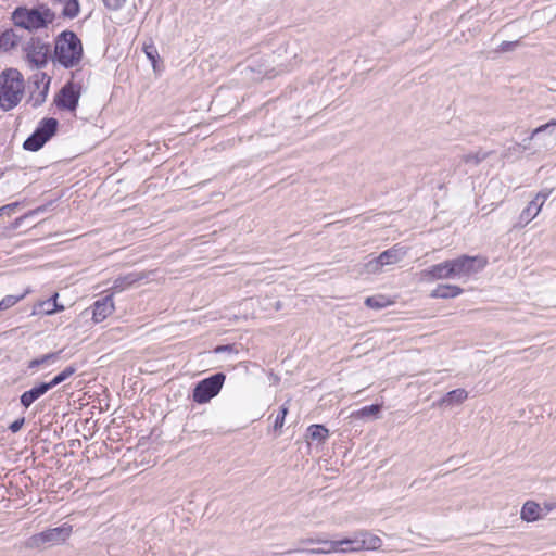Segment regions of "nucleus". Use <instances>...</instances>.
Instances as JSON below:
<instances>
[{
  "label": "nucleus",
  "instance_id": "obj_19",
  "mask_svg": "<svg viewBox=\"0 0 556 556\" xmlns=\"http://www.w3.org/2000/svg\"><path fill=\"white\" fill-rule=\"evenodd\" d=\"M21 38L13 29H7L0 35V49L9 51L15 48Z\"/></svg>",
  "mask_w": 556,
  "mask_h": 556
},
{
  "label": "nucleus",
  "instance_id": "obj_40",
  "mask_svg": "<svg viewBox=\"0 0 556 556\" xmlns=\"http://www.w3.org/2000/svg\"><path fill=\"white\" fill-rule=\"evenodd\" d=\"M526 149H528V147L526 146H522L520 142L518 141H515V144L513 147H509L508 148V152L509 154H513V153H522Z\"/></svg>",
  "mask_w": 556,
  "mask_h": 556
},
{
  "label": "nucleus",
  "instance_id": "obj_2",
  "mask_svg": "<svg viewBox=\"0 0 556 556\" xmlns=\"http://www.w3.org/2000/svg\"><path fill=\"white\" fill-rule=\"evenodd\" d=\"M25 93V81L20 71L7 68L0 74V108L9 111L15 108Z\"/></svg>",
  "mask_w": 556,
  "mask_h": 556
},
{
  "label": "nucleus",
  "instance_id": "obj_28",
  "mask_svg": "<svg viewBox=\"0 0 556 556\" xmlns=\"http://www.w3.org/2000/svg\"><path fill=\"white\" fill-rule=\"evenodd\" d=\"M556 137V121H551L545 125L535 128L532 132L533 137Z\"/></svg>",
  "mask_w": 556,
  "mask_h": 556
},
{
  "label": "nucleus",
  "instance_id": "obj_24",
  "mask_svg": "<svg viewBox=\"0 0 556 556\" xmlns=\"http://www.w3.org/2000/svg\"><path fill=\"white\" fill-rule=\"evenodd\" d=\"M542 203H539L536 200H532L526 208L520 213V222L529 223L541 211Z\"/></svg>",
  "mask_w": 556,
  "mask_h": 556
},
{
  "label": "nucleus",
  "instance_id": "obj_27",
  "mask_svg": "<svg viewBox=\"0 0 556 556\" xmlns=\"http://www.w3.org/2000/svg\"><path fill=\"white\" fill-rule=\"evenodd\" d=\"M392 304V301H390L386 295H372L368 296L365 300V305L367 307L374 308V309H381Z\"/></svg>",
  "mask_w": 556,
  "mask_h": 556
},
{
  "label": "nucleus",
  "instance_id": "obj_33",
  "mask_svg": "<svg viewBox=\"0 0 556 556\" xmlns=\"http://www.w3.org/2000/svg\"><path fill=\"white\" fill-rule=\"evenodd\" d=\"M47 141H23V149L31 152H37L43 148Z\"/></svg>",
  "mask_w": 556,
  "mask_h": 556
},
{
  "label": "nucleus",
  "instance_id": "obj_32",
  "mask_svg": "<svg viewBox=\"0 0 556 556\" xmlns=\"http://www.w3.org/2000/svg\"><path fill=\"white\" fill-rule=\"evenodd\" d=\"M25 293L20 295H7L0 301V311H5L14 306L17 302L24 299Z\"/></svg>",
  "mask_w": 556,
  "mask_h": 556
},
{
  "label": "nucleus",
  "instance_id": "obj_10",
  "mask_svg": "<svg viewBox=\"0 0 556 556\" xmlns=\"http://www.w3.org/2000/svg\"><path fill=\"white\" fill-rule=\"evenodd\" d=\"M79 99V89L74 84H68L61 90L58 97V105L60 108L67 109L70 111H74L77 106Z\"/></svg>",
  "mask_w": 556,
  "mask_h": 556
},
{
  "label": "nucleus",
  "instance_id": "obj_43",
  "mask_svg": "<svg viewBox=\"0 0 556 556\" xmlns=\"http://www.w3.org/2000/svg\"><path fill=\"white\" fill-rule=\"evenodd\" d=\"M146 142V147L147 148H150L151 150V154L153 155L154 154V150L155 149H160L159 144H160V141H144Z\"/></svg>",
  "mask_w": 556,
  "mask_h": 556
},
{
  "label": "nucleus",
  "instance_id": "obj_37",
  "mask_svg": "<svg viewBox=\"0 0 556 556\" xmlns=\"http://www.w3.org/2000/svg\"><path fill=\"white\" fill-rule=\"evenodd\" d=\"M24 424H25V418L24 417L17 418L13 422L10 424L9 430L12 433H16V432H18L22 429Z\"/></svg>",
  "mask_w": 556,
  "mask_h": 556
},
{
  "label": "nucleus",
  "instance_id": "obj_6",
  "mask_svg": "<svg viewBox=\"0 0 556 556\" xmlns=\"http://www.w3.org/2000/svg\"><path fill=\"white\" fill-rule=\"evenodd\" d=\"M447 261L450 263L453 278L468 277L469 275L483 269L488 264L486 258L482 256H469L466 254Z\"/></svg>",
  "mask_w": 556,
  "mask_h": 556
},
{
  "label": "nucleus",
  "instance_id": "obj_20",
  "mask_svg": "<svg viewBox=\"0 0 556 556\" xmlns=\"http://www.w3.org/2000/svg\"><path fill=\"white\" fill-rule=\"evenodd\" d=\"M58 293H54L51 298L39 303V312L45 315H52L56 312L63 311L64 306L58 304Z\"/></svg>",
  "mask_w": 556,
  "mask_h": 556
},
{
  "label": "nucleus",
  "instance_id": "obj_29",
  "mask_svg": "<svg viewBox=\"0 0 556 556\" xmlns=\"http://www.w3.org/2000/svg\"><path fill=\"white\" fill-rule=\"evenodd\" d=\"M0 179L3 180V184H5L8 186L12 185L15 189L21 188V186L23 184L20 181V174L16 172L0 169Z\"/></svg>",
  "mask_w": 556,
  "mask_h": 556
},
{
  "label": "nucleus",
  "instance_id": "obj_36",
  "mask_svg": "<svg viewBox=\"0 0 556 556\" xmlns=\"http://www.w3.org/2000/svg\"><path fill=\"white\" fill-rule=\"evenodd\" d=\"M22 203L21 202H13L7 205H3L0 207V216L3 214L11 215Z\"/></svg>",
  "mask_w": 556,
  "mask_h": 556
},
{
  "label": "nucleus",
  "instance_id": "obj_31",
  "mask_svg": "<svg viewBox=\"0 0 556 556\" xmlns=\"http://www.w3.org/2000/svg\"><path fill=\"white\" fill-rule=\"evenodd\" d=\"M288 403L289 401H287L285 404L280 406L279 412L275 418L274 430H279L283 427L286 416L289 412Z\"/></svg>",
  "mask_w": 556,
  "mask_h": 556
},
{
  "label": "nucleus",
  "instance_id": "obj_5",
  "mask_svg": "<svg viewBox=\"0 0 556 556\" xmlns=\"http://www.w3.org/2000/svg\"><path fill=\"white\" fill-rule=\"evenodd\" d=\"M72 533V526L64 523L56 528H50L36 533L28 539L27 546L31 548H43L66 541Z\"/></svg>",
  "mask_w": 556,
  "mask_h": 556
},
{
  "label": "nucleus",
  "instance_id": "obj_12",
  "mask_svg": "<svg viewBox=\"0 0 556 556\" xmlns=\"http://www.w3.org/2000/svg\"><path fill=\"white\" fill-rule=\"evenodd\" d=\"M49 390L50 388L46 381H41L35 384L31 389L23 392L20 396V403L25 409H27Z\"/></svg>",
  "mask_w": 556,
  "mask_h": 556
},
{
  "label": "nucleus",
  "instance_id": "obj_9",
  "mask_svg": "<svg viewBox=\"0 0 556 556\" xmlns=\"http://www.w3.org/2000/svg\"><path fill=\"white\" fill-rule=\"evenodd\" d=\"M420 279L426 282H433L435 280L454 279L448 261L434 264L420 271Z\"/></svg>",
  "mask_w": 556,
  "mask_h": 556
},
{
  "label": "nucleus",
  "instance_id": "obj_13",
  "mask_svg": "<svg viewBox=\"0 0 556 556\" xmlns=\"http://www.w3.org/2000/svg\"><path fill=\"white\" fill-rule=\"evenodd\" d=\"M148 277V274L144 273V271H134V273H128L126 275H123V276H118L114 282H113V286H112V289L115 291V292H122L124 291L125 289L142 281L143 279H146Z\"/></svg>",
  "mask_w": 556,
  "mask_h": 556
},
{
  "label": "nucleus",
  "instance_id": "obj_34",
  "mask_svg": "<svg viewBox=\"0 0 556 556\" xmlns=\"http://www.w3.org/2000/svg\"><path fill=\"white\" fill-rule=\"evenodd\" d=\"M143 50H144L147 58L152 62L153 67H155L156 58L159 56V53H157V50L155 49V47L153 45H146Z\"/></svg>",
  "mask_w": 556,
  "mask_h": 556
},
{
  "label": "nucleus",
  "instance_id": "obj_42",
  "mask_svg": "<svg viewBox=\"0 0 556 556\" xmlns=\"http://www.w3.org/2000/svg\"><path fill=\"white\" fill-rule=\"evenodd\" d=\"M233 351L232 344H226V345H217L214 350L216 354L223 353V352H230Z\"/></svg>",
  "mask_w": 556,
  "mask_h": 556
},
{
  "label": "nucleus",
  "instance_id": "obj_41",
  "mask_svg": "<svg viewBox=\"0 0 556 556\" xmlns=\"http://www.w3.org/2000/svg\"><path fill=\"white\" fill-rule=\"evenodd\" d=\"M518 45V41H504L501 45V49L503 51H511L515 49V47Z\"/></svg>",
  "mask_w": 556,
  "mask_h": 556
},
{
  "label": "nucleus",
  "instance_id": "obj_21",
  "mask_svg": "<svg viewBox=\"0 0 556 556\" xmlns=\"http://www.w3.org/2000/svg\"><path fill=\"white\" fill-rule=\"evenodd\" d=\"M56 200H51L49 202H47L46 204H42L34 210H30L28 211L27 213H25L24 215L15 218V220L12 223V228L13 229H16L18 228L22 223L27 219L28 217H31V216H35V215H38L40 213H45L49 210L50 206L53 205V203L55 202Z\"/></svg>",
  "mask_w": 556,
  "mask_h": 556
},
{
  "label": "nucleus",
  "instance_id": "obj_35",
  "mask_svg": "<svg viewBox=\"0 0 556 556\" xmlns=\"http://www.w3.org/2000/svg\"><path fill=\"white\" fill-rule=\"evenodd\" d=\"M34 79H35V84H37V85L42 84L43 85L42 93H46L48 91V87H49V83H50V77L47 76L45 73H38V74L34 75Z\"/></svg>",
  "mask_w": 556,
  "mask_h": 556
},
{
  "label": "nucleus",
  "instance_id": "obj_16",
  "mask_svg": "<svg viewBox=\"0 0 556 556\" xmlns=\"http://www.w3.org/2000/svg\"><path fill=\"white\" fill-rule=\"evenodd\" d=\"M468 397V392L465 389L458 388L447 392L434 405L437 406H452L463 403Z\"/></svg>",
  "mask_w": 556,
  "mask_h": 556
},
{
  "label": "nucleus",
  "instance_id": "obj_25",
  "mask_svg": "<svg viewBox=\"0 0 556 556\" xmlns=\"http://www.w3.org/2000/svg\"><path fill=\"white\" fill-rule=\"evenodd\" d=\"M353 543L354 542L351 540H343L340 542H330V543L325 542V544H330L329 548L309 549L308 552L309 553H329L331 549H337V546H341L340 551H342V552L353 551V549H356L355 547L352 546Z\"/></svg>",
  "mask_w": 556,
  "mask_h": 556
},
{
  "label": "nucleus",
  "instance_id": "obj_4",
  "mask_svg": "<svg viewBox=\"0 0 556 556\" xmlns=\"http://www.w3.org/2000/svg\"><path fill=\"white\" fill-rule=\"evenodd\" d=\"M226 375L216 372L199 381L192 391V400L198 404H204L215 397L222 390Z\"/></svg>",
  "mask_w": 556,
  "mask_h": 556
},
{
  "label": "nucleus",
  "instance_id": "obj_23",
  "mask_svg": "<svg viewBox=\"0 0 556 556\" xmlns=\"http://www.w3.org/2000/svg\"><path fill=\"white\" fill-rule=\"evenodd\" d=\"M76 371L77 367L75 365H70L66 368H64L61 372H59L56 376H54L50 381H46V383L49 386L51 390L52 388L67 380Z\"/></svg>",
  "mask_w": 556,
  "mask_h": 556
},
{
  "label": "nucleus",
  "instance_id": "obj_38",
  "mask_svg": "<svg viewBox=\"0 0 556 556\" xmlns=\"http://www.w3.org/2000/svg\"><path fill=\"white\" fill-rule=\"evenodd\" d=\"M126 0H103L104 5L110 10H118Z\"/></svg>",
  "mask_w": 556,
  "mask_h": 556
},
{
  "label": "nucleus",
  "instance_id": "obj_14",
  "mask_svg": "<svg viewBox=\"0 0 556 556\" xmlns=\"http://www.w3.org/2000/svg\"><path fill=\"white\" fill-rule=\"evenodd\" d=\"M463 292L464 289L455 285H438V287L431 291L430 298L447 300L454 299Z\"/></svg>",
  "mask_w": 556,
  "mask_h": 556
},
{
  "label": "nucleus",
  "instance_id": "obj_30",
  "mask_svg": "<svg viewBox=\"0 0 556 556\" xmlns=\"http://www.w3.org/2000/svg\"><path fill=\"white\" fill-rule=\"evenodd\" d=\"M492 153V151H482V150H479L477 152H471V153H468V154H465L463 156V161L466 163V164H473V165H479L483 160H485L490 154Z\"/></svg>",
  "mask_w": 556,
  "mask_h": 556
},
{
  "label": "nucleus",
  "instance_id": "obj_1",
  "mask_svg": "<svg viewBox=\"0 0 556 556\" xmlns=\"http://www.w3.org/2000/svg\"><path fill=\"white\" fill-rule=\"evenodd\" d=\"M84 58L83 43L78 36L71 31H62L54 40L53 61L65 68L78 67Z\"/></svg>",
  "mask_w": 556,
  "mask_h": 556
},
{
  "label": "nucleus",
  "instance_id": "obj_11",
  "mask_svg": "<svg viewBox=\"0 0 556 556\" xmlns=\"http://www.w3.org/2000/svg\"><path fill=\"white\" fill-rule=\"evenodd\" d=\"M92 319L101 323L114 312L113 294H108L93 303Z\"/></svg>",
  "mask_w": 556,
  "mask_h": 556
},
{
  "label": "nucleus",
  "instance_id": "obj_8",
  "mask_svg": "<svg viewBox=\"0 0 556 556\" xmlns=\"http://www.w3.org/2000/svg\"><path fill=\"white\" fill-rule=\"evenodd\" d=\"M406 254V251L402 247L394 245L382 253L372 261L366 264L368 271H378L384 265H391L400 262Z\"/></svg>",
  "mask_w": 556,
  "mask_h": 556
},
{
  "label": "nucleus",
  "instance_id": "obj_3",
  "mask_svg": "<svg viewBox=\"0 0 556 556\" xmlns=\"http://www.w3.org/2000/svg\"><path fill=\"white\" fill-rule=\"evenodd\" d=\"M54 13L46 5L35 8L20 7L12 13L15 26L29 31L47 27L54 21Z\"/></svg>",
  "mask_w": 556,
  "mask_h": 556
},
{
  "label": "nucleus",
  "instance_id": "obj_15",
  "mask_svg": "<svg viewBox=\"0 0 556 556\" xmlns=\"http://www.w3.org/2000/svg\"><path fill=\"white\" fill-rule=\"evenodd\" d=\"M541 511L542 508L536 502L527 501L521 507L520 518L526 522H534L543 517Z\"/></svg>",
  "mask_w": 556,
  "mask_h": 556
},
{
  "label": "nucleus",
  "instance_id": "obj_22",
  "mask_svg": "<svg viewBox=\"0 0 556 556\" xmlns=\"http://www.w3.org/2000/svg\"><path fill=\"white\" fill-rule=\"evenodd\" d=\"M307 435L313 441L325 442L329 430L324 425L315 424L307 428Z\"/></svg>",
  "mask_w": 556,
  "mask_h": 556
},
{
  "label": "nucleus",
  "instance_id": "obj_39",
  "mask_svg": "<svg viewBox=\"0 0 556 556\" xmlns=\"http://www.w3.org/2000/svg\"><path fill=\"white\" fill-rule=\"evenodd\" d=\"M553 188L551 189H543L541 190L536 197L534 198V200H536L539 203H542V205L544 204L545 200L549 197V194L553 192Z\"/></svg>",
  "mask_w": 556,
  "mask_h": 556
},
{
  "label": "nucleus",
  "instance_id": "obj_17",
  "mask_svg": "<svg viewBox=\"0 0 556 556\" xmlns=\"http://www.w3.org/2000/svg\"><path fill=\"white\" fill-rule=\"evenodd\" d=\"M58 122L54 118L45 119L41 126L27 139H50L55 135Z\"/></svg>",
  "mask_w": 556,
  "mask_h": 556
},
{
  "label": "nucleus",
  "instance_id": "obj_7",
  "mask_svg": "<svg viewBox=\"0 0 556 556\" xmlns=\"http://www.w3.org/2000/svg\"><path fill=\"white\" fill-rule=\"evenodd\" d=\"M48 46L31 38L24 47V59L31 68H41L48 63Z\"/></svg>",
  "mask_w": 556,
  "mask_h": 556
},
{
  "label": "nucleus",
  "instance_id": "obj_18",
  "mask_svg": "<svg viewBox=\"0 0 556 556\" xmlns=\"http://www.w3.org/2000/svg\"><path fill=\"white\" fill-rule=\"evenodd\" d=\"M382 409L381 404H371L364 406L351 414V418L354 419H369L371 417L377 418Z\"/></svg>",
  "mask_w": 556,
  "mask_h": 556
},
{
  "label": "nucleus",
  "instance_id": "obj_26",
  "mask_svg": "<svg viewBox=\"0 0 556 556\" xmlns=\"http://www.w3.org/2000/svg\"><path fill=\"white\" fill-rule=\"evenodd\" d=\"M62 351L63 350H60V351H56V352H51V353L45 354V355H42L40 357L31 359L28 363V368L29 369H34V368L39 367L40 365L58 361L60 358V355H61Z\"/></svg>",
  "mask_w": 556,
  "mask_h": 556
}]
</instances>
